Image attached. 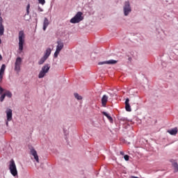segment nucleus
Instances as JSON below:
<instances>
[{
    "mask_svg": "<svg viewBox=\"0 0 178 178\" xmlns=\"http://www.w3.org/2000/svg\"><path fill=\"white\" fill-rule=\"evenodd\" d=\"M130 178H138V177L131 176Z\"/></svg>",
    "mask_w": 178,
    "mask_h": 178,
    "instance_id": "obj_32",
    "label": "nucleus"
},
{
    "mask_svg": "<svg viewBox=\"0 0 178 178\" xmlns=\"http://www.w3.org/2000/svg\"><path fill=\"white\" fill-rule=\"evenodd\" d=\"M6 113L7 115L8 122H10V120H12V109L8 108L6 111Z\"/></svg>",
    "mask_w": 178,
    "mask_h": 178,
    "instance_id": "obj_11",
    "label": "nucleus"
},
{
    "mask_svg": "<svg viewBox=\"0 0 178 178\" xmlns=\"http://www.w3.org/2000/svg\"><path fill=\"white\" fill-rule=\"evenodd\" d=\"M6 97V95H5V93L4 94H3V95H1V96L0 97V101H1V102H3V99H5V97Z\"/></svg>",
    "mask_w": 178,
    "mask_h": 178,
    "instance_id": "obj_23",
    "label": "nucleus"
},
{
    "mask_svg": "<svg viewBox=\"0 0 178 178\" xmlns=\"http://www.w3.org/2000/svg\"><path fill=\"white\" fill-rule=\"evenodd\" d=\"M123 10L124 16H129V13L131 12V7H130V3L129 1H125Z\"/></svg>",
    "mask_w": 178,
    "mask_h": 178,
    "instance_id": "obj_7",
    "label": "nucleus"
},
{
    "mask_svg": "<svg viewBox=\"0 0 178 178\" xmlns=\"http://www.w3.org/2000/svg\"><path fill=\"white\" fill-rule=\"evenodd\" d=\"M9 170L13 176H17V168H16V163L13 159L10 161Z\"/></svg>",
    "mask_w": 178,
    "mask_h": 178,
    "instance_id": "obj_4",
    "label": "nucleus"
},
{
    "mask_svg": "<svg viewBox=\"0 0 178 178\" xmlns=\"http://www.w3.org/2000/svg\"><path fill=\"white\" fill-rule=\"evenodd\" d=\"M2 17L0 16V24H2Z\"/></svg>",
    "mask_w": 178,
    "mask_h": 178,
    "instance_id": "obj_30",
    "label": "nucleus"
},
{
    "mask_svg": "<svg viewBox=\"0 0 178 178\" xmlns=\"http://www.w3.org/2000/svg\"><path fill=\"white\" fill-rule=\"evenodd\" d=\"M23 63V59L21 57H17L15 62V68L14 70L17 72V73L20 72L22 63Z\"/></svg>",
    "mask_w": 178,
    "mask_h": 178,
    "instance_id": "obj_5",
    "label": "nucleus"
},
{
    "mask_svg": "<svg viewBox=\"0 0 178 178\" xmlns=\"http://www.w3.org/2000/svg\"><path fill=\"white\" fill-rule=\"evenodd\" d=\"M38 12H44V10L41 7H38Z\"/></svg>",
    "mask_w": 178,
    "mask_h": 178,
    "instance_id": "obj_28",
    "label": "nucleus"
},
{
    "mask_svg": "<svg viewBox=\"0 0 178 178\" xmlns=\"http://www.w3.org/2000/svg\"><path fill=\"white\" fill-rule=\"evenodd\" d=\"M49 69H51V66H49V64L44 65L42 67V70L38 74V78L42 79L43 77H44L45 75L47 74V73H48V72H49Z\"/></svg>",
    "mask_w": 178,
    "mask_h": 178,
    "instance_id": "obj_3",
    "label": "nucleus"
},
{
    "mask_svg": "<svg viewBox=\"0 0 178 178\" xmlns=\"http://www.w3.org/2000/svg\"><path fill=\"white\" fill-rule=\"evenodd\" d=\"M106 102H108V96L104 95L102 98V104L103 106H106Z\"/></svg>",
    "mask_w": 178,
    "mask_h": 178,
    "instance_id": "obj_14",
    "label": "nucleus"
},
{
    "mask_svg": "<svg viewBox=\"0 0 178 178\" xmlns=\"http://www.w3.org/2000/svg\"><path fill=\"white\" fill-rule=\"evenodd\" d=\"M120 155H124V152H120Z\"/></svg>",
    "mask_w": 178,
    "mask_h": 178,
    "instance_id": "obj_31",
    "label": "nucleus"
},
{
    "mask_svg": "<svg viewBox=\"0 0 178 178\" xmlns=\"http://www.w3.org/2000/svg\"><path fill=\"white\" fill-rule=\"evenodd\" d=\"M0 60H2V56L0 54Z\"/></svg>",
    "mask_w": 178,
    "mask_h": 178,
    "instance_id": "obj_33",
    "label": "nucleus"
},
{
    "mask_svg": "<svg viewBox=\"0 0 178 178\" xmlns=\"http://www.w3.org/2000/svg\"><path fill=\"white\" fill-rule=\"evenodd\" d=\"M60 51H58V50H56L55 53H54V58H58V56L59 55V53Z\"/></svg>",
    "mask_w": 178,
    "mask_h": 178,
    "instance_id": "obj_24",
    "label": "nucleus"
},
{
    "mask_svg": "<svg viewBox=\"0 0 178 178\" xmlns=\"http://www.w3.org/2000/svg\"><path fill=\"white\" fill-rule=\"evenodd\" d=\"M30 152L31 155L34 157V159L38 163H40V159L38 158V154H37V151L33 147L31 148Z\"/></svg>",
    "mask_w": 178,
    "mask_h": 178,
    "instance_id": "obj_8",
    "label": "nucleus"
},
{
    "mask_svg": "<svg viewBox=\"0 0 178 178\" xmlns=\"http://www.w3.org/2000/svg\"><path fill=\"white\" fill-rule=\"evenodd\" d=\"M102 113H103V114L104 115V116H106V118L109 116V114L107 113L106 112H103Z\"/></svg>",
    "mask_w": 178,
    "mask_h": 178,
    "instance_id": "obj_29",
    "label": "nucleus"
},
{
    "mask_svg": "<svg viewBox=\"0 0 178 178\" xmlns=\"http://www.w3.org/2000/svg\"><path fill=\"white\" fill-rule=\"evenodd\" d=\"M5 69H6V65H5V64H3L0 69V83H2V80H3ZM2 92H3V88H2V87L0 86V94H2Z\"/></svg>",
    "mask_w": 178,
    "mask_h": 178,
    "instance_id": "obj_6",
    "label": "nucleus"
},
{
    "mask_svg": "<svg viewBox=\"0 0 178 178\" xmlns=\"http://www.w3.org/2000/svg\"><path fill=\"white\" fill-rule=\"evenodd\" d=\"M0 44H2V40H1V38H0Z\"/></svg>",
    "mask_w": 178,
    "mask_h": 178,
    "instance_id": "obj_34",
    "label": "nucleus"
},
{
    "mask_svg": "<svg viewBox=\"0 0 178 178\" xmlns=\"http://www.w3.org/2000/svg\"><path fill=\"white\" fill-rule=\"evenodd\" d=\"M57 47H56V51H58V52H60L62 49H63V42L61 41H58L57 42Z\"/></svg>",
    "mask_w": 178,
    "mask_h": 178,
    "instance_id": "obj_12",
    "label": "nucleus"
},
{
    "mask_svg": "<svg viewBox=\"0 0 178 178\" xmlns=\"http://www.w3.org/2000/svg\"><path fill=\"white\" fill-rule=\"evenodd\" d=\"M4 95H6V97H8V98H12V92H10V91L8 90L6 91Z\"/></svg>",
    "mask_w": 178,
    "mask_h": 178,
    "instance_id": "obj_21",
    "label": "nucleus"
},
{
    "mask_svg": "<svg viewBox=\"0 0 178 178\" xmlns=\"http://www.w3.org/2000/svg\"><path fill=\"white\" fill-rule=\"evenodd\" d=\"M47 58L44 56L42 57L41 59L38 62L39 65H42L45 62V60H47Z\"/></svg>",
    "mask_w": 178,
    "mask_h": 178,
    "instance_id": "obj_19",
    "label": "nucleus"
},
{
    "mask_svg": "<svg viewBox=\"0 0 178 178\" xmlns=\"http://www.w3.org/2000/svg\"><path fill=\"white\" fill-rule=\"evenodd\" d=\"M168 133H169V134H171V136H176V134H177V128H174L171 130H168Z\"/></svg>",
    "mask_w": 178,
    "mask_h": 178,
    "instance_id": "obj_16",
    "label": "nucleus"
},
{
    "mask_svg": "<svg viewBox=\"0 0 178 178\" xmlns=\"http://www.w3.org/2000/svg\"><path fill=\"white\" fill-rule=\"evenodd\" d=\"M129 158L130 156L127 154L124 156V159L125 161H129Z\"/></svg>",
    "mask_w": 178,
    "mask_h": 178,
    "instance_id": "obj_26",
    "label": "nucleus"
},
{
    "mask_svg": "<svg viewBox=\"0 0 178 178\" xmlns=\"http://www.w3.org/2000/svg\"><path fill=\"white\" fill-rule=\"evenodd\" d=\"M51 52H52V50H51V48L47 49L44 53V55L43 56L47 59H48V58H49V55H51Z\"/></svg>",
    "mask_w": 178,
    "mask_h": 178,
    "instance_id": "obj_15",
    "label": "nucleus"
},
{
    "mask_svg": "<svg viewBox=\"0 0 178 178\" xmlns=\"http://www.w3.org/2000/svg\"><path fill=\"white\" fill-rule=\"evenodd\" d=\"M129 102H130V99L127 98L125 101V109L127 112H131V107L130 106V104Z\"/></svg>",
    "mask_w": 178,
    "mask_h": 178,
    "instance_id": "obj_10",
    "label": "nucleus"
},
{
    "mask_svg": "<svg viewBox=\"0 0 178 178\" xmlns=\"http://www.w3.org/2000/svg\"><path fill=\"white\" fill-rule=\"evenodd\" d=\"M38 2L40 5H45V0H38Z\"/></svg>",
    "mask_w": 178,
    "mask_h": 178,
    "instance_id": "obj_25",
    "label": "nucleus"
},
{
    "mask_svg": "<svg viewBox=\"0 0 178 178\" xmlns=\"http://www.w3.org/2000/svg\"><path fill=\"white\" fill-rule=\"evenodd\" d=\"M107 119H108V120H109L110 122H113V119L111 117V115H108V116L107 117Z\"/></svg>",
    "mask_w": 178,
    "mask_h": 178,
    "instance_id": "obj_27",
    "label": "nucleus"
},
{
    "mask_svg": "<svg viewBox=\"0 0 178 178\" xmlns=\"http://www.w3.org/2000/svg\"><path fill=\"white\" fill-rule=\"evenodd\" d=\"M49 26V21L47 19V17L44 18V22H43V31H45L47 30V27Z\"/></svg>",
    "mask_w": 178,
    "mask_h": 178,
    "instance_id": "obj_13",
    "label": "nucleus"
},
{
    "mask_svg": "<svg viewBox=\"0 0 178 178\" xmlns=\"http://www.w3.org/2000/svg\"><path fill=\"white\" fill-rule=\"evenodd\" d=\"M26 38V35L24 34V31H20L18 35L19 40V50L22 52L23 51L24 45V40Z\"/></svg>",
    "mask_w": 178,
    "mask_h": 178,
    "instance_id": "obj_1",
    "label": "nucleus"
},
{
    "mask_svg": "<svg viewBox=\"0 0 178 178\" xmlns=\"http://www.w3.org/2000/svg\"><path fill=\"white\" fill-rule=\"evenodd\" d=\"M74 95L75 98H76V99H78L79 101L83 99V97H81V95H79L78 93H74Z\"/></svg>",
    "mask_w": 178,
    "mask_h": 178,
    "instance_id": "obj_20",
    "label": "nucleus"
},
{
    "mask_svg": "<svg viewBox=\"0 0 178 178\" xmlns=\"http://www.w3.org/2000/svg\"><path fill=\"white\" fill-rule=\"evenodd\" d=\"M4 31H5V28L3 27V24H0V35H3Z\"/></svg>",
    "mask_w": 178,
    "mask_h": 178,
    "instance_id": "obj_17",
    "label": "nucleus"
},
{
    "mask_svg": "<svg viewBox=\"0 0 178 178\" xmlns=\"http://www.w3.org/2000/svg\"><path fill=\"white\" fill-rule=\"evenodd\" d=\"M84 17H83V13L78 12L74 17H72L70 19V23L76 24V23H80L81 20H83Z\"/></svg>",
    "mask_w": 178,
    "mask_h": 178,
    "instance_id": "obj_2",
    "label": "nucleus"
},
{
    "mask_svg": "<svg viewBox=\"0 0 178 178\" xmlns=\"http://www.w3.org/2000/svg\"><path fill=\"white\" fill-rule=\"evenodd\" d=\"M172 166L174 168L175 172H178V164H177V163L176 161H174L172 163Z\"/></svg>",
    "mask_w": 178,
    "mask_h": 178,
    "instance_id": "obj_18",
    "label": "nucleus"
},
{
    "mask_svg": "<svg viewBox=\"0 0 178 178\" xmlns=\"http://www.w3.org/2000/svg\"><path fill=\"white\" fill-rule=\"evenodd\" d=\"M26 15H30V4H28L26 6Z\"/></svg>",
    "mask_w": 178,
    "mask_h": 178,
    "instance_id": "obj_22",
    "label": "nucleus"
},
{
    "mask_svg": "<svg viewBox=\"0 0 178 178\" xmlns=\"http://www.w3.org/2000/svg\"><path fill=\"white\" fill-rule=\"evenodd\" d=\"M118 63V61L115 60H109L107 61L99 62L98 65H115Z\"/></svg>",
    "mask_w": 178,
    "mask_h": 178,
    "instance_id": "obj_9",
    "label": "nucleus"
}]
</instances>
